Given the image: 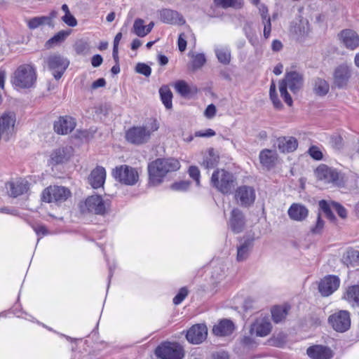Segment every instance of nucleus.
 Returning <instances> with one entry per match:
<instances>
[{"mask_svg":"<svg viewBox=\"0 0 359 359\" xmlns=\"http://www.w3.org/2000/svg\"><path fill=\"white\" fill-rule=\"evenodd\" d=\"M234 329L235 326L232 321L224 319L214 325L212 332L216 336L225 337L231 334Z\"/></svg>","mask_w":359,"mask_h":359,"instance_id":"nucleus-29","label":"nucleus"},{"mask_svg":"<svg viewBox=\"0 0 359 359\" xmlns=\"http://www.w3.org/2000/svg\"><path fill=\"white\" fill-rule=\"evenodd\" d=\"M283 48V44L280 41L275 39L272 41L271 48L273 51H280Z\"/></svg>","mask_w":359,"mask_h":359,"instance_id":"nucleus-63","label":"nucleus"},{"mask_svg":"<svg viewBox=\"0 0 359 359\" xmlns=\"http://www.w3.org/2000/svg\"><path fill=\"white\" fill-rule=\"evenodd\" d=\"M272 325L269 317H259L250 325V334L256 337H264L269 335L271 331Z\"/></svg>","mask_w":359,"mask_h":359,"instance_id":"nucleus-14","label":"nucleus"},{"mask_svg":"<svg viewBox=\"0 0 359 359\" xmlns=\"http://www.w3.org/2000/svg\"><path fill=\"white\" fill-rule=\"evenodd\" d=\"M188 295V290L186 287H182L177 295L173 298V303L175 305H178L182 302V301Z\"/></svg>","mask_w":359,"mask_h":359,"instance_id":"nucleus-48","label":"nucleus"},{"mask_svg":"<svg viewBox=\"0 0 359 359\" xmlns=\"http://www.w3.org/2000/svg\"><path fill=\"white\" fill-rule=\"evenodd\" d=\"M211 184L219 191L228 194L234 189L236 181L231 172L224 169H217L212 175Z\"/></svg>","mask_w":359,"mask_h":359,"instance_id":"nucleus-4","label":"nucleus"},{"mask_svg":"<svg viewBox=\"0 0 359 359\" xmlns=\"http://www.w3.org/2000/svg\"><path fill=\"white\" fill-rule=\"evenodd\" d=\"M160 18L162 22L167 24L183 25L185 20L177 11L169 8L160 11Z\"/></svg>","mask_w":359,"mask_h":359,"instance_id":"nucleus-26","label":"nucleus"},{"mask_svg":"<svg viewBox=\"0 0 359 359\" xmlns=\"http://www.w3.org/2000/svg\"><path fill=\"white\" fill-rule=\"evenodd\" d=\"M180 168V162L175 158H158L152 161L148 165L149 183L154 186L159 184L168 172L176 171Z\"/></svg>","mask_w":359,"mask_h":359,"instance_id":"nucleus-1","label":"nucleus"},{"mask_svg":"<svg viewBox=\"0 0 359 359\" xmlns=\"http://www.w3.org/2000/svg\"><path fill=\"white\" fill-rule=\"evenodd\" d=\"M73 154L72 147H60L54 149L50 156V162L53 165L62 164L67 162Z\"/></svg>","mask_w":359,"mask_h":359,"instance_id":"nucleus-20","label":"nucleus"},{"mask_svg":"<svg viewBox=\"0 0 359 359\" xmlns=\"http://www.w3.org/2000/svg\"><path fill=\"white\" fill-rule=\"evenodd\" d=\"M187 48V41L184 34L182 33L178 37V48L180 51L184 52Z\"/></svg>","mask_w":359,"mask_h":359,"instance_id":"nucleus-57","label":"nucleus"},{"mask_svg":"<svg viewBox=\"0 0 359 359\" xmlns=\"http://www.w3.org/2000/svg\"><path fill=\"white\" fill-rule=\"evenodd\" d=\"M262 23L264 24V36L268 39L270 36L271 31V18L262 20Z\"/></svg>","mask_w":359,"mask_h":359,"instance_id":"nucleus-56","label":"nucleus"},{"mask_svg":"<svg viewBox=\"0 0 359 359\" xmlns=\"http://www.w3.org/2000/svg\"><path fill=\"white\" fill-rule=\"evenodd\" d=\"M235 198L241 205L248 207L254 203L255 192L251 187L241 186L237 189Z\"/></svg>","mask_w":359,"mask_h":359,"instance_id":"nucleus-17","label":"nucleus"},{"mask_svg":"<svg viewBox=\"0 0 359 359\" xmlns=\"http://www.w3.org/2000/svg\"><path fill=\"white\" fill-rule=\"evenodd\" d=\"M344 262L347 266H359V251L348 250L346 255L344 257Z\"/></svg>","mask_w":359,"mask_h":359,"instance_id":"nucleus-41","label":"nucleus"},{"mask_svg":"<svg viewBox=\"0 0 359 359\" xmlns=\"http://www.w3.org/2000/svg\"><path fill=\"white\" fill-rule=\"evenodd\" d=\"M189 187V182L187 181H182L175 182L171 185V189L175 191H185Z\"/></svg>","mask_w":359,"mask_h":359,"instance_id":"nucleus-52","label":"nucleus"},{"mask_svg":"<svg viewBox=\"0 0 359 359\" xmlns=\"http://www.w3.org/2000/svg\"><path fill=\"white\" fill-rule=\"evenodd\" d=\"M105 84H106V81H105L104 79L100 78V79H98L97 80L95 81L92 83L91 88H92V89H97L100 87H104L105 86Z\"/></svg>","mask_w":359,"mask_h":359,"instance_id":"nucleus-62","label":"nucleus"},{"mask_svg":"<svg viewBox=\"0 0 359 359\" xmlns=\"http://www.w3.org/2000/svg\"><path fill=\"white\" fill-rule=\"evenodd\" d=\"M351 76L350 67L346 65H341L334 72V83L339 88L346 86Z\"/></svg>","mask_w":359,"mask_h":359,"instance_id":"nucleus-21","label":"nucleus"},{"mask_svg":"<svg viewBox=\"0 0 359 359\" xmlns=\"http://www.w3.org/2000/svg\"><path fill=\"white\" fill-rule=\"evenodd\" d=\"M62 21L70 27H75L77 25L76 18L71 14L67 13L62 18Z\"/></svg>","mask_w":359,"mask_h":359,"instance_id":"nucleus-54","label":"nucleus"},{"mask_svg":"<svg viewBox=\"0 0 359 359\" xmlns=\"http://www.w3.org/2000/svg\"><path fill=\"white\" fill-rule=\"evenodd\" d=\"M159 124L156 119H149L142 126H133L126 133V140L135 145L147 143L151 135L158 130Z\"/></svg>","mask_w":359,"mask_h":359,"instance_id":"nucleus-2","label":"nucleus"},{"mask_svg":"<svg viewBox=\"0 0 359 359\" xmlns=\"http://www.w3.org/2000/svg\"><path fill=\"white\" fill-rule=\"evenodd\" d=\"M216 112H217L216 107L213 104H210L206 107V109L204 111V116L207 118L211 119L213 117H215Z\"/></svg>","mask_w":359,"mask_h":359,"instance_id":"nucleus-53","label":"nucleus"},{"mask_svg":"<svg viewBox=\"0 0 359 359\" xmlns=\"http://www.w3.org/2000/svg\"><path fill=\"white\" fill-rule=\"evenodd\" d=\"M287 314V309L282 306H275L271 310L273 320L278 323L284 320Z\"/></svg>","mask_w":359,"mask_h":359,"instance_id":"nucleus-42","label":"nucleus"},{"mask_svg":"<svg viewBox=\"0 0 359 359\" xmlns=\"http://www.w3.org/2000/svg\"><path fill=\"white\" fill-rule=\"evenodd\" d=\"M260 163L267 169L273 168L278 161L276 151L271 149H263L259 155Z\"/></svg>","mask_w":359,"mask_h":359,"instance_id":"nucleus-27","label":"nucleus"},{"mask_svg":"<svg viewBox=\"0 0 359 359\" xmlns=\"http://www.w3.org/2000/svg\"><path fill=\"white\" fill-rule=\"evenodd\" d=\"M47 64L48 68L52 71L53 76L57 80L63 75L69 65V62L60 55L55 54L48 57Z\"/></svg>","mask_w":359,"mask_h":359,"instance_id":"nucleus-13","label":"nucleus"},{"mask_svg":"<svg viewBox=\"0 0 359 359\" xmlns=\"http://www.w3.org/2000/svg\"><path fill=\"white\" fill-rule=\"evenodd\" d=\"M309 154L315 160L319 161L323 158V154L316 146H311L309 149Z\"/></svg>","mask_w":359,"mask_h":359,"instance_id":"nucleus-50","label":"nucleus"},{"mask_svg":"<svg viewBox=\"0 0 359 359\" xmlns=\"http://www.w3.org/2000/svg\"><path fill=\"white\" fill-rule=\"evenodd\" d=\"M135 71L147 77L149 76L151 73V67L145 63L139 62L135 67Z\"/></svg>","mask_w":359,"mask_h":359,"instance_id":"nucleus-47","label":"nucleus"},{"mask_svg":"<svg viewBox=\"0 0 359 359\" xmlns=\"http://www.w3.org/2000/svg\"><path fill=\"white\" fill-rule=\"evenodd\" d=\"M215 135V132L212 129H210V128L205 130V132L197 131L195 133L196 137H212Z\"/></svg>","mask_w":359,"mask_h":359,"instance_id":"nucleus-58","label":"nucleus"},{"mask_svg":"<svg viewBox=\"0 0 359 359\" xmlns=\"http://www.w3.org/2000/svg\"><path fill=\"white\" fill-rule=\"evenodd\" d=\"M217 267H215L214 269V271H213V273H212V276L215 278V279H217V280H219L221 279L225 274V267L224 266H219V272L217 271Z\"/></svg>","mask_w":359,"mask_h":359,"instance_id":"nucleus-60","label":"nucleus"},{"mask_svg":"<svg viewBox=\"0 0 359 359\" xmlns=\"http://www.w3.org/2000/svg\"><path fill=\"white\" fill-rule=\"evenodd\" d=\"M72 195L70 190L62 186H50L42 192L41 198L46 203H62Z\"/></svg>","mask_w":359,"mask_h":359,"instance_id":"nucleus-8","label":"nucleus"},{"mask_svg":"<svg viewBox=\"0 0 359 359\" xmlns=\"http://www.w3.org/2000/svg\"><path fill=\"white\" fill-rule=\"evenodd\" d=\"M106 179V170L102 166H97L92 170L88 180L93 189H98L104 185Z\"/></svg>","mask_w":359,"mask_h":359,"instance_id":"nucleus-28","label":"nucleus"},{"mask_svg":"<svg viewBox=\"0 0 359 359\" xmlns=\"http://www.w3.org/2000/svg\"><path fill=\"white\" fill-rule=\"evenodd\" d=\"M159 94L162 102L166 109H170L172 107V93L167 86H163L159 89Z\"/></svg>","mask_w":359,"mask_h":359,"instance_id":"nucleus-38","label":"nucleus"},{"mask_svg":"<svg viewBox=\"0 0 359 359\" xmlns=\"http://www.w3.org/2000/svg\"><path fill=\"white\" fill-rule=\"evenodd\" d=\"M109 207V203L104 201L100 196H88L83 204L81 205L82 212H93L96 215H104Z\"/></svg>","mask_w":359,"mask_h":359,"instance_id":"nucleus-9","label":"nucleus"},{"mask_svg":"<svg viewBox=\"0 0 359 359\" xmlns=\"http://www.w3.org/2000/svg\"><path fill=\"white\" fill-rule=\"evenodd\" d=\"M9 194L13 197H17L26 193L29 189L28 181L25 179H17L6 184Z\"/></svg>","mask_w":359,"mask_h":359,"instance_id":"nucleus-25","label":"nucleus"},{"mask_svg":"<svg viewBox=\"0 0 359 359\" xmlns=\"http://www.w3.org/2000/svg\"><path fill=\"white\" fill-rule=\"evenodd\" d=\"M314 172L317 180L323 184L340 186L342 184L340 173L325 164L318 166Z\"/></svg>","mask_w":359,"mask_h":359,"instance_id":"nucleus-6","label":"nucleus"},{"mask_svg":"<svg viewBox=\"0 0 359 359\" xmlns=\"http://www.w3.org/2000/svg\"><path fill=\"white\" fill-rule=\"evenodd\" d=\"M216 57L219 62L229 65L231 62V50L226 46H217L215 48Z\"/></svg>","mask_w":359,"mask_h":359,"instance_id":"nucleus-34","label":"nucleus"},{"mask_svg":"<svg viewBox=\"0 0 359 359\" xmlns=\"http://www.w3.org/2000/svg\"><path fill=\"white\" fill-rule=\"evenodd\" d=\"M36 79L33 67L29 65H21L15 72L13 84L22 88H28L33 86Z\"/></svg>","mask_w":359,"mask_h":359,"instance_id":"nucleus-5","label":"nucleus"},{"mask_svg":"<svg viewBox=\"0 0 359 359\" xmlns=\"http://www.w3.org/2000/svg\"><path fill=\"white\" fill-rule=\"evenodd\" d=\"M133 33L139 37H144L147 35L145 30L144 21L141 18H137L133 26Z\"/></svg>","mask_w":359,"mask_h":359,"instance_id":"nucleus-43","label":"nucleus"},{"mask_svg":"<svg viewBox=\"0 0 359 359\" xmlns=\"http://www.w3.org/2000/svg\"><path fill=\"white\" fill-rule=\"evenodd\" d=\"M112 176L121 184L130 186L135 184L139 179L137 171L127 165L116 166L112 170Z\"/></svg>","mask_w":359,"mask_h":359,"instance_id":"nucleus-7","label":"nucleus"},{"mask_svg":"<svg viewBox=\"0 0 359 359\" xmlns=\"http://www.w3.org/2000/svg\"><path fill=\"white\" fill-rule=\"evenodd\" d=\"M189 56L191 58L189 67L192 71L201 69L206 62V58L203 53H196L190 52Z\"/></svg>","mask_w":359,"mask_h":359,"instance_id":"nucleus-35","label":"nucleus"},{"mask_svg":"<svg viewBox=\"0 0 359 359\" xmlns=\"http://www.w3.org/2000/svg\"><path fill=\"white\" fill-rule=\"evenodd\" d=\"M16 116L13 111H6L0 116V140L8 141L15 133Z\"/></svg>","mask_w":359,"mask_h":359,"instance_id":"nucleus-10","label":"nucleus"},{"mask_svg":"<svg viewBox=\"0 0 359 359\" xmlns=\"http://www.w3.org/2000/svg\"><path fill=\"white\" fill-rule=\"evenodd\" d=\"M103 59L100 55H95L91 59V64L94 67H97L102 63Z\"/></svg>","mask_w":359,"mask_h":359,"instance_id":"nucleus-61","label":"nucleus"},{"mask_svg":"<svg viewBox=\"0 0 359 359\" xmlns=\"http://www.w3.org/2000/svg\"><path fill=\"white\" fill-rule=\"evenodd\" d=\"M245 225V219L243 213L238 208H234L231 212L229 221V226L231 230L238 233L243 231Z\"/></svg>","mask_w":359,"mask_h":359,"instance_id":"nucleus-22","label":"nucleus"},{"mask_svg":"<svg viewBox=\"0 0 359 359\" xmlns=\"http://www.w3.org/2000/svg\"><path fill=\"white\" fill-rule=\"evenodd\" d=\"M156 355L161 359H182L184 351L177 343L165 342L155 350Z\"/></svg>","mask_w":359,"mask_h":359,"instance_id":"nucleus-11","label":"nucleus"},{"mask_svg":"<svg viewBox=\"0 0 359 359\" xmlns=\"http://www.w3.org/2000/svg\"><path fill=\"white\" fill-rule=\"evenodd\" d=\"M189 174L193 178L198 186L200 184V171L196 166H191L189 169Z\"/></svg>","mask_w":359,"mask_h":359,"instance_id":"nucleus-51","label":"nucleus"},{"mask_svg":"<svg viewBox=\"0 0 359 359\" xmlns=\"http://www.w3.org/2000/svg\"><path fill=\"white\" fill-rule=\"evenodd\" d=\"M34 230L36 234L41 233L42 235H46L47 233V230L44 226L39 225L34 227Z\"/></svg>","mask_w":359,"mask_h":359,"instance_id":"nucleus-64","label":"nucleus"},{"mask_svg":"<svg viewBox=\"0 0 359 359\" xmlns=\"http://www.w3.org/2000/svg\"><path fill=\"white\" fill-rule=\"evenodd\" d=\"M287 213L291 219L301 222L307 217L309 210L302 204L293 203L289 208Z\"/></svg>","mask_w":359,"mask_h":359,"instance_id":"nucleus-30","label":"nucleus"},{"mask_svg":"<svg viewBox=\"0 0 359 359\" xmlns=\"http://www.w3.org/2000/svg\"><path fill=\"white\" fill-rule=\"evenodd\" d=\"M69 33L65 31H60L57 34H55L53 37L50 39L46 44L47 45H53L60 43L63 41L65 38L68 36Z\"/></svg>","mask_w":359,"mask_h":359,"instance_id":"nucleus-46","label":"nucleus"},{"mask_svg":"<svg viewBox=\"0 0 359 359\" xmlns=\"http://www.w3.org/2000/svg\"><path fill=\"white\" fill-rule=\"evenodd\" d=\"M320 208L325 212L326 217L331 221H334L335 217L332 210L335 211L340 217L346 218L347 211L341 205L337 202H332L330 204L323 200L319 202Z\"/></svg>","mask_w":359,"mask_h":359,"instance_id":"nucleus-16","label":"nucleus"},{"mask_svg":"<svg viewBox=\"0 0 359 359\" xmlns=\"http://www.w3.org/2000/svg\"><path fill=\"white\" fill-rule=\"evenodd\" d=\"M324 227V222L321 219L320 215L318 214L316 221V224L311 229V232L313 233H319L322 231Z\"/></svg>","mask_w":359,"mask_h":359,"instance_id":"nucleus-55","label":"nucleus"},{"mask_svg":"<svg viewBox=\"0 0 359 359\" xmlns=\"http://www.w3.org/2000/svg\"><path fill=\"white\" fill-rule=\"evenodd\" d=\"M330 90V85L325 79L317 78L313 82V92L318 96H325Z\"/></svg>","mask_w":359,"mask_h":359,"instance_id":"nucleus-37","label":"nucleus"},{"mask_svg":"<svg viewBox=\"0 0 359 359\" xmlns=\"http://www.w3.org/2000/svg\"><path fill=\"white\" fill-rule=\"evenodd\" d=\"M255 337V334H250V332H248V334H245L243 336L242 339V343L247 346L252 347L256 344Z\"/></svg>","mask_w":359,"mask_h":359,"instance_id":"nucleus-49","label":"nucleus"},{"mask_svg":"<svg viewBox=\"0 0 359 359\" xmlns=\"http://www.w3.org/2000/svg\"><path fill=\"white\" fill-rule=\"evenodd\" d=\"M277 147L283 153H290L296 150L298 142L293 137H280L277 140Z\"/></svg>","mask_w":359,"mask_h":359,"instance_id":"nucleus-31","label":"nucleus"},{"mask_svg":"<svg viewBox=\"0 0 359 359\" xmlns=\"http://www.w3.org/2000/svg\"><path fill=\"white\" fill-rule=\"evenodd\" d=\"M328 322L337 332H346L351 326L350 313L347 311H339L330 316Z\"/></svg>","mask_w":359,"mask_h":359,"instance_id":"nucleus-12","label":"nucleus"},{"mask_svg":"<svg viewBox=\"0 0 359 359\" xmlns=\"http://www.w3.org/2000/svg\"><path fill=\"white\" fill-rule=\"evenodd\" d=\"M259 14L262 17V20H265L267 19H270V17L269 15V11L267 7L264 4H260L258 7Z\"/></svg>","mask_w":359,"mask_h":359,"instance_id":"nucleus-59","label":"nucleus"},{"mask_svg":"<svg viewBox=\"0 0 359 359\" xmlns=\"http://www.w3.org/2000/svg\"><path fill=\"white\" fill-rule=\"evenodd\" d=\"M50 25L51 24V19L49 17L47 16H40V17H35L33 18H31L27 22V26L31 29H34L38 28L39 26L42 25Z\"/></svg>","mask_w":359,"mask_h":359,"instance_id":"nucleus-40","label":"nucleus"},{"mask_svg":"<svg viewBox=\"0 0 359 359\" xmlns=\"http://www.w3.org/2000/svg\"><path fill=\"white\" fill-rule=\"evenodd\" d=\"M176 91L182 96H187L190 93V88L188 84L184 81H178L175 84Z\"/></svg>","mask_w":359,"mask_h":359,"instance_id":"nucleus-45","label":"nucleus"},{"mask_svg":"<svg viewBox=\"0 0 359 359\" xmlns=\"http://www.w3.org/2000/svg\"><path fill=\"white\" fill-rule=\"evenodd\" d=\"M208 329L204 324H196L193 325L186 335L187 339L191 344H199L207 337Z\"/></svg>","mask_w":359,"mask_h":359,"instance_id":"nucleus-18","label":"nucleus"},{"mask_svg":"<svg viewBox=\"0 0 359 359\" xmlns=\"http://www.w3.org/2000/svg\"><path fill=\"white\" fill-rule=\"evenodd\" d=\"M218 159L219 157L215 154L214 149L210 148L203 154L201 165L206 169L212 168L217 165Z\"/></svg>","mask_w":359,"mask_h":359,"instance_id":"nucleus-36","label":"nucleus"},{"mask_svg":"<svg viewBox=\"0 0 359 359\" xmlns=\"http://www.w3.org/2000/svg\"><path fill=\"white\" fill-rule=\"evenodd\" d=\"M306 353L311 359H331L333 357L332 351L323 345H313L309 347Z\"/></svg>","mask_w":359,"mask_h":359,"instance_id":"nucleus-24","label":"nucleus"},{"mask_svg":"<svg viewBox=\"0 0 359 359\" xmlns=\"http://www.w3.org/2000/svg\"><path fill=\"white\" fill-rule=\"evenodd\" d=\"M343 298L353 307H359V285H352L347 287Z\"/></svg>","mask_w":359,"mask_h":359,"instance_id":"nucleus-33","label":"nucleus"},{"mask_svg":"<svg viewBox=\"0 0 359 359\" xmlns=\"http://www.w3.org/2000/svg\"><path fill=\"white\" fill-rule=\"evenodd\" d=\"M269 96L270 99L273 103V107L276 109H280L283 107V104L280 100L278 97V93L276 92V86L275 82L272 81L270 89H269Z\"/></svg>","mask_w":359,"mask_h":359,"instance_id":"nucleus-44","label":"nucleus"},{"mask_svg":"<svg viewBox=\"0 0 359 359\" xmlns=\"http://www.w3.org/2000/svg\"><path fill=\"white\" fill-rule=\"evenodd\" d=\"M215 4L222 8H233L240 9L243 6V0H214Z\"/></svg>","mask_w":359,"mask_h":359,"instance_id":"nucleus-39","label":"nucleus"},{"mask_svg":"<svg viewBox=\"0 0 359 359\" xmlns=\"http://www.w3.org/2000/svg\"><path fill=\"white\" fill-rule=\"evenodd\" d=\"M253 246V241L252 239H246L240 243L237 247V257L238 262H243L248 259Z\"/></svg>","mask_w":359,"mask_h":359,"instance_id":"nucleus-32","label":"nucleus"},{"mask_svg":"<svg viewBox=\"0 0 359 359\" xmlns=\"http://www.w3.org/2000/svg\"><path fill=\"white\" fill-rule=\"evenodd\" d=\"M303 86V77L299 73L292 71L287 72L285 78L279 82V92L280 96L288 106H292V99L287 92V88L293 93H297Z\"/></svg>","mask_w":359,"mask_h":359,"instance_id":"nucleus-3","label":"nucleus"},{"mask_svg":"<svg viewBox=\"0 0 359 359\" xmlns=\"http://www.w3.org/2000/svg\"><path fill=\"white\" fill-rule=\"evenodd\" d=\"M340 280L335 276H327L322 279L318 285V290L324 297L332 294L339 287Z\"/></svg>","mask_w":359,"mask_h":359,"instance_id":"nucleus-19","label":"nucleus"},{"mask_svg":"<svg viewBox=\"0 0 359 359\" xmlns=\"http://www.w3.org/2000/svg\"><path fill=\"white\" fill-rule=\"evenodd\" d=\"M76 126L74 118L69 116H60L54 123V130L60 135H67L71 133Z\"/></svg>","mask_w":359,"mask_h":359,"instance_id":"nucleus-23","label":"nucleus"},{"mask_svg":"<svg viewBox=\"0 0 359 359\" xmlns=\"http://www.w3.org/2000/svg\"><path fill=\"white\" fill-rule=\"evenodd\" d=\"M341 43L347 49L353 50L359 47V35L351 29H346L339 34Z\"/></svg>","mask_w":359,"mask_h":359,"instance_id":"nucleus-15","label":"nucleus"}]
</instances>
